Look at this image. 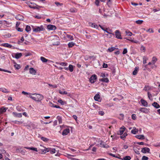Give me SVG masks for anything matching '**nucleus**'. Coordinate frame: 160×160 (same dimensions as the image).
Segmentation results:
<instances>
[{
	"mask_svg": "<svg viewBox=\"0 0 160 160\" xmlns=\"http://www.w3.org/2000/svg\"><path fill=\"white\" fill-rule=\"evenodd\" d=\"M29 97L34 100L37 102H40L43 98V97L42 95L36 93H29Z\"/></svg>",
	"mask_w": 160,
	"mask_h": 160,
	"instance_id": "obj_1",
	"label": "nucleus"
},
{
	"mask_svg": "<svg viewBox=\"0 0 160 160\" xmlns=\"http://www.w3.org/2000/svg\"><path fill=\"white\" fill-rule=\"evenodd\" d=\"M27 4L28 5V6L31 8L34 9H39L41 8L42 7V6H39L37 5L35 3L31 2H28L27 3Z\"/></svg>",
	"mask_w": 160,
	"mask_h": 160,
	"instance_id": "obj_2",
	"label": "nucleus"
},
{
	"mask_svg": "<svg viewBox=\"0 0 160 160\" xmlns=\"http://www.w3.org/2000/svg\"><path fill=\"white\" fill-rule=\"evenodd\" d=\"M33 31L35 32H37L41 31H44L45 29L44 28L43 25H41L40 27H36V28L34 27L32 28Z\"/></svg>",
	"mask_w": 160,
	"mask_h": 160,
	"instance_id": "obj_3",
	"label": "nucleus"
},
{
	"mask_svg": "<svg viewBox=\"0 0 160 160\" xmlns=\"http://www.w3.org/2000/svg\"><path fill=\"white\" fill-rule=\"evenodd\" d=\"M104 11V14L103 16L105 18H106L108 16H113V15H114L115 16H116L115 14L116 13L115 12V11H108L107 12V11Z\"/></svg>",
	"mask_w": 160,
	"mask_h": 160,
	"instance_id": "obj_4",
	"label": "nucleus"
},
{
	"mask_svg": "<svg viewBox=\"0 0 160 160\" xmlns=\"http://www.w3.org/2000/svg\"><path fill=\"white\" fill-rule=\"evenodd\" d=\"M97 79V76L95 74H93L91 76L89 80L90 82L91 83H93L96 81V80Z\"/></svg>",
	"mask_w": 160,
	"mask_h": 160,
	"instance_id": "obj_5",
	"label": "nucleus"
},
{
	"mask_svg": "<svg viewBox=\"0 0 160 160\" xmlns=\"http://www.w3.org/2000/svg\"><path fill=\"white\" fill-rule=\"evenodd\" d=\"M115 35L116 38L118 39H122V38L121 36V33L118 30H116L115 31Z\"/></svg>",
	"mask_w": 160,
	"mask_h": 160,
	"instance_id": "obj_6",
	"label": "nucleus"
},
{
	"mask_svg": "<svg viewBox=\"0 0 160 160\" xmlns=\"http://www.w3.org/2000/svg\"><path fill=\"white\" fill-rule=\"evenodd\" d=\"M99 26L100 27V28L104 31L106 32L107 33L110 34H112L113 35H114V33H112V30L110 29H109V31H108V29L106 28V29H105L103 28L102 26L100 25H99Z\"/></svg>",
	"mask_w": 160,
	"mask_h": 160,
	"instance_id": "obj_7",
	"label": "nucleus"
},
{
	"mask_svg": "<svg viewBox=\"0 0 160 160\" xmlns=\"http://www.w3.org/2000/svg\"><path fill=\"white\" fill-rule=\"evenodd\" d=\"M47 29L49 30H55L56 29V27L54 25L49 24L47 26Z\"/></svg>",
	"mask_w": 160,
	"mask_h": 160,
	"instance_id": "obj_8",
	"label": "nucleus"
},
{
	"mask_svg": "<svg viewBox=\"0 0 160 160\" xmlns=\"http://www.w3.org/2000/svg\"><path fill=\"white\" fill-rule=\"evenodd\" d=\"M150 149L148 148L144 147L142 148L141 152L143 153H146L147 152L150 153Z\"/></svg>",
	"mask_w": 160,
	"mask_h": 160,
	"instance_id": "obj_9",
	"label": "nucleus"
},
{
	"mask_svg": "<svg viewBox=\"0 0 160 160\" xmlns=\"http://www.w3.org/2000/svg\"><path fill=\"white\" fill-rule=\"evenodd\" d=\"M22 53H16L15 54V56H14L12 54V56L13 58H14L17 59H18L20 58L22 56Z\"/></svg>",
	"mask_w": 160,
	"mask_h": 160,
	"instance_id": "obj_10",
	"label": "nucleus"
},
{
	"mask_svg": "<svg viewBox=\"0 0 160 160\" xmlns=\"http://www.w3.org/2000/svg\"><path fill=\"white\" fill-rule=\"evenodd\" d=\"M51 148H46L45 149H44V150L42 149L41 152H40L39 153H41V154L43 153L44 152V153H46V152H50L51 153Z\"/></svg>",
	"mask_w": 160,
	"mask_h": 160,
	"instance_id": "obj_11",
	"label": "nucleus"
},
{
	"mask_svg": "<svg viewBox=\"0 0 160 160\" xmlns=\"http://www.w3.org/2000/svg\"><path fill=\"white\" fill-rule=\"evenodd\" d=\"M139 111L142 112L146 113L149 112V109H147L145 108H141L139 109Z\"/></svg>",
	"mask_w": 160,
	"mask_h": 160,
	"instance_id": "obj_12",
	"label": "nucleus"
},
{
	"mask_svg": "<svg viewBox=\"0 0 160 160\" xmlns=\"http://www.w3.org/2000/svg\"><path fill=\"white\" fill-rule=\"evenodd\" d=\"M140 102L142 106L145 107H147L148 106V104L147 102L143 99H141L140 100Z\"/></svg>",
	"mask_w": 160,
	"mask_h": 160,
	"instance_id": "obj_13",
	"label": "nucleus"
},
{
	"mask_svg": "<svg viewBox=\"0 0 160 160\" xmlns=\"http://www.w3.org/2000/svg\"><path fill=\"white\" fill-rule=\"evenodd\" d=\"M12 114L15 117L21 118L22 117V114L21 113H18L15 112H13Z\"/></svg>",
	"mask_w": 160,
	"mask_h": 160,
	"instance_id": "obj_14",
	"label": "nucleus"
},
{
	"mask_svg": "<svg viewBox=\"0 0 160 160\" xmlns=\"http://www.w3.org/2000/svg\"><path fill=\"white\" fill-rule=\"evenodd\" d=\"M70 132V130L68 128H66L63 130L62 135L63 136L67 135Z\"/></svg>",
	"mask_w": 160,
	"mask_h": 160,
	"instance_id": "obj_15",
	"label": "nucleus"
},
{
	"mask_svg": "<svg viewBox=\"0 0 160 160\" xmlns=\"http://www.w3.org/2000/svg\"><path fill=\"white\" fill-rule=\"evenodd\" d=\"M126 129V128L123 126L122 127L120 128V129L119 130V134L120 135H122L123 134V133L125 131V129Z\"/></svg>",
	"mask_w": 160,
	"mask_h": 160,
	"instance_id": "obj_16",
	"label": "nucleus"
},
{
	"mask_svg": "<svg viewBox=\"0 0 160 160\" xmlns=\"http://www.w3.org/2000/svg\"><path fill=\"white\" fill-rule=\"evenodd\" d=\"M15 18L18 20L22 21L23 20L24 18L22 15L19 14Z\"/></svg>",
	"mask_w": 160,
	"mask_h": 160,
	"instance_id": "obj_17",
	"label": "nucleus"
},
{
	"mask_svg": "<svg viewBox=\"0 0 160 160\" xmlns=\"http://www.w3.org/2000/svg\"><path fill=\"white\" fill-rule=\"evenodd\" d=\"M8 109V108H4L3 107H2L0 108V114L5 112Z\"/></svg>",
	"mask_w": 160,
	"mask_h": 160,
	"instance_id": "obj_18",
	"label": "nucleus"
},
{
	"mask_svg": "<svg viewBox=\"0 0 160 160\" xmlns=\"http://www.w3.org/2000/svg\"><path fill=\"white\" fill-rule=\"evenodd\" d=\"M135 137L139 139H145V137L143 135H137L135 136Z\"/></svg>",
	"mask_w": 160,
	"mask_h": 160,
	"instance_id": "obj_19",
	"label": "nucleus"
},
{
	"mask_svg": "<svg viewBox=\"0 0 160 160\" xmlns=\"http://www.w3.org/2000/svg\"><path fill=\"white\" fill-rule=\"evenodd\" d=\"M29 72L31 74L35 75L36 72L33 68H31L29 69Z\"/></svg>",
	"mask_w": 160,
	"mask_h": 160,
	"instance_id": "obj_20",
	"label": "nucleus"
},
{
	"mask_svg": "<svg viewBox=\"0 0 160 160\" xmlns=\"http://www.w3.org/2000/svg\"><path fill=\"white\" fill-rule=\"evenodd\" d=\"M152 105L156 108H160L159 105L156 102H154L153 103Z\"/></svg>",
	"mask_w": 160,
	"mask_h": 160,
	"instance_id": "obj_21",
	"label": "nucleus"
},
{
	"mask_svg": "<svg viewBox=\"0 0 160 160\" xmlns=\"http://www.w3.org/2000/svg\"><path fill=\"white\" fill-rule=\"evenodd\" d=\"M1 45L6 47L9 48H11L12 46L10 44L8 43H2L1 44Z\"/></svg>",
	"mask_w": 160,
	"mask_h": 160,
	"instance_id": "obj_22",
	"label": "nucleus"
},
{
	"mask_svg": "<svg viewBox=\"0 0 160 160\" xmlns=\"http://www.w3.org/2000/svg\"><path fill=\"white\" fill-rule=\"evenodd\" d=\"M25 148L30 150L35 151L36 152H38L37 148H34L33 147H25Z\"/></svg>",
	"mask_w": 160,
	"mask_h": 160,
	"instance_id": "obj_23",
	"label": "nucleus"
},
{
	"mask_svg": "<svg viewBox=\"0 0 160 160\" xmlns=\"http://www.w3.org/2000/svg\"><path fill=\"white\" fill-rule=\"evenodd\" d=\"M139 69L138 67H136L134 69V70L132 72V74L134 75H136L138 72V71Z\"/></svg>",
	"mask_w": 160,
	"mask_h": 160,
	"instance_id": "obj_24",
	"label": "nucleus"
},
{
	"mask_svg": "<svg viewBox=\"0 0 160 160\" xmlns=\"http://www.w3.org/2000/svg\"><path fill=\"white\" fill-rule=\"evenodd\" d=\"M99 81L105 82H109V80L107 78L100 79H99Z\"/></svg>",
	"mask_w": 160,
	"mask_h": 160,
	"instance_id": "obj_25",
	"label": "nucleus"
},
{
	"mask_svg": "<svg viewBox=\"0 0 160 160\" xmlns=\"http://www.w3.org/2000/svg\"><path fill=\"white\" fill-rule=\"evenodd\" d=\"M100 98V96L98 94H96L94 97V99L96 101H98Z\"/></svg>",
	"mask_w": 160,
	"mask_h": 160,
	"instance_id": "obj_26",
	"label": "nucleus"
},
{
	"mask_svg": "<svg viewBox=\"0 0 160 160\" xmlns=\"http://www.w3.org/2000/svg\"><path fill=\"white\" fill-rule=\"evenodd\" d=\"M14 63L15 64L14 67L16 69L18 70L21 67L19 64H17L15 62H14Z\"/></svg>",
	"mask_w": 160,
	"mask_h": 160,
	"instance_id": "obj_27",
	"label": "nucleus"
},
{
	"mask_svg": "<svg viewBox=\"0 0 160 160\" xmlns=\"http://www.w3.org/2000/svg\"><path fill=\"white\" fill-rule=\"evenodd\" d=\"M75 44V43H74L72 42H71L68 43V47L69 48H71L73 46H74Z\"/></svg>",
	"mask_w": 160,
	"mask_h": 160,
	"instance_id": "obj_28",
	"label": "nucleus"
},
{
	"mask_svg": "<svg viewBox=\"0 0 160 160\" xmlns=\"http://www.w3.org/2000/svg\"><path fill=\"white\" fill-rule=\"evenodd\" d=\"M57 119L58 120L59 124H61L62 123V118L61 117H60L59 116H58L57 117Z\"/></svg>",
	"mask_w": 160,
	"mask_h": 160,
	"instance_id": "obj_29",
	"label": "nucleus"
},
{
	"mask_svg": "<svg viewBox=\"0 0 160 160\" xmlns=\"http://www.w3.org/2000/svg\"><path fill=\"white\" fill-rule=\"evenodd\" d=\"M128 135V134L127 132H125L122 135V136H120V138L124 140L125 139V138Z\"/></svg>",
	"mask_w": 160,
	"mask_h": 160,
	"instance_id": "obj_30",
	"label": "nucleus"
},
{
	"mask_svg": "<svg viewBox=\"0 0 160 160\" xmlns=\"http://www.w3.org/2000/svg\"><path fill=\"white\" fill-rule=\"evenodd\" d=\"M40 59L41 60L44 62H47L48 61V60L45 58L44 57H41L40 58Z\"/></svg>",
	"mask_w": 160,
	"mask_h": 160,
	"instance_id": "obj_31",
	"label": "nucleus"
},
{
	"mask_svg": "<svg viewBox=\"0 0 160 160\" xmlns=\"http://www.w3.org/2000/svg\"><path fill=\"white\" fill-rule=\"evenodd\" d=\"M31 28L30 27L29 25H27L25 28V31L28 32L31 31Z\"/></svg>",
	"mask_w": 160,
	"mask_h": 160,
	"instance_id": "obj_32",
	"label": "nucleus"
},
{
	"mask_svg": "<svg viewBox=\"0 0 160 160\" xmlns=\"http://www.w3.org/2000/svg\"><path fill=\"white\" fill-rule=\"evenodd\" d=\"M157 58L155 57H153L152 60V62L153 64H154L157 61Z\"/></svg>",
	"mask_w": 160,
	"mask_h": 160,
	"instance_id": "obj_33",
	"label": "nucleus"
},
{
	"mask_svg": "<svg viewBox=\"0 0 160 160\" xmlns=\"http://www.w3.org/2000/svg\"><path fill=\"white\" fill-rule=\"evenodd\" d=\"M68 69L70 72H72L73 70V65H69L68 67Z\"/></svg>",
	"mask_w": 160,
	"mask_h": 160,
	"instance_id": "obj_34",
	"label": "nucleus"
},
{
	"mask_svg": "<svg viewBox=\"0 0 160 160\" xmlns=\"http://www.w3.org/2000/svg\"><path fill=\"white\" fill-rule=\"evenodd\" d=\"M131 158L129 156H126L122 158V160H130Z\"/></svg>",
	"mask_w": 160,
	"mask_h": 160,
	"instance_id": "obj_35",
	"label": "nucleus"
},
{
	"mask_svg": "<svg viewBox=\"0 0 160 160\" xmlns=\"http://www.w3.org/2000/svg\"><path fill=\"white\" fill-rule=\"evenodd\" d=\"M116 49V48H115L114 47H112L111 48H108V50L109 52H111L113 51ZM118 49V48H117V49Z\"/></svg>",
	"mask_w": 160,
	"mask_h": 160,
	"instance_id": "obj_36",
	"label": "nucleus"
},
{
	"mask_svg": "<svg viewBox=\"0 0 160 160\" xmlns=\"http://www.w3.org/2000/svg\"><path fill=\"white\" fill-rule=\"evenodd\" d=\"M91 26L92 27L95 28L97 29H98V25L96 24L95 23H91Z\"/></svg>",
	"mask_w": 160,
	"mask_h": 160,
	"instance_id": "obj_37",
	"label": "nucleus"
},
{
	"mask_svg": "<svg viewBox=\"0 0 160 160\" xmlns=\"http://www.w3.org/2000/svg\"><path fill=\"white\" fill-rule=\"evenodd\" d=\"M143 22V21L142 20H138L136 21V23L138 24H141Z\"/></svg>",
	"mask_w": 160,
	"mask_h": 160,
	"instance_id": "obj_38",
	"label": "nucleus"
},
{
	"mask_svg": "<svg viewBox=\"0 0 160 160\" xmlns=\"http://www.w3.org/2000/svg\"><path fill=\"white\" fill-rule=\"evenodd\" d=\"M56 63L57 64H59V65H61V66H66L67 64V63H65V62H57Z\"/></svg>",
	"mask_w": 160,
	"mask_h": 160,
	"instance_id": "obj_39",
	"label": "nucleus"
},
{
	"mask_svg": "<svg viewBox=\"0 0 160 160\" xmlns=\"http://www.w3.org/2000/svg\"><path fill=\"white\" fill-rule=\"evenodd\" d=\"M41 139L43 141L46 142H48L49 140V139L43 137H42Z\"/></svg>",
	"mask_w": 160,
	"mask_h": 160,
	"instance_id": "obj_40",
	"label": "nucleus"
},
{
	"mask_svg": "<svg viewBox=\"0 0 160 160\" xmlns=\"http://www.w3.org/2000/svg\"><path fill=\"white\" fill-rule=\"evenodd\" d=\"M1 91L2 92L5 93H7L9 92L7 90V89L5 88H2Z\"/></svg>",
	"mask_w": 160,
	"mask_h": 160,
	"instance_id": "obj_41",
	"label": "nucleus"
},
{
	"mask_svg": "<svg viewBox=\"0 0 160 160\" xmlns=\"http://www.w3.org/2000/svg\"><path fill=\"white\" fill-rule=\"evenodd\" d=\"M58 102L61 104L62 105H64L65 103V102L63 101L61 99H59L58 100Z\"/></svg>",
	"mask_w": 160,
	"mask_h": 160,
	"instance_id": "obj_42",
	"label": "nucleus"
},
{
	"mask_svg": "<svg viewBox=\"0 0 160 160\" xmlns=\"http://www.w3.org/2000/svg\"><path fill=\"white\" fill-rule=\"evenodd\" d=\"M35 18H36L38 19H40L42 18V17L41 15H36L35 16H33Z\"/></svg>",
	"mask_w": 160,
	"mask_h": 160,
	"instance_id": "obj_43",
	"label": "nucleus"
},
{
	"mask_svg": "<svg viewBox=\"0 0 160 160\" xmlns=\"http://www.w3.org/2000/svg\"><path fill=\"white\" fill-rule=\"evenodd\" d=\"M148 59H146V58L145 56H144L143 58V64H145L146 63V61Z\"/></svg>",
	"mask_w": 160,
	"mask_h": 160,
	"instance_id": "obj_44",
	"label": "nucleus"
},
{
	"mask_svg": "<svg viewBox=\"0 0 160 160\" xmlns=\"http://www.w3.org/2000/svg\"><path fill=\"white\" fill-rule=\"evenodd\" d=\"M59 93L62 94H68V92H67L66 91H64L63 92L61 91V90L59 91Z\"/></svg>",
	"mask_w": 160,
	"mask_h": 160,
	"instance_id": "obj_45",
	"label": "nucleus"
},
{
	"mask_svg": "<svg viewBox=\"0 0 160 160\" xmlns=\"http://www.w3.org/2000/svg\"><path fill=\"white\" fill-rule=\"evenodd\" d=\"M131 132L132 133L135 134L138 132V130H136L135 129H133L131 130Z\"/></svg>",
	"mask_w": 160,
	"mask_h": 160,
	"instance_id": "obj_46",
	"label": "nucleus"
},
{
	"mask_svg": "<svg viewBox=\"0 0 160 160\" xmlns=\"http://www.w3.org/2000/svg\"><path fill=\"white\" fill-rule=\"evenodd\" d=\"M16 30L18 32H22L23 31V29L22 28L19 27L16 28Z\"/></svg>",
	"mask_w": 160,
	"mask_h": 160,
	"instance_id": "obj_47",
	"label": "nucleus"
},
{
	"mask_svg": "<svg viewBox=\"0 0 160 160\" xmlns=\"http://www.w3.org/2000/svg\"><path fill=\"white\" fill-rule=\"evenodd\" d=\"M120 117H119V119L120 120H123L124 118V115L123 114L121 113L120 114Z\"/></svg>",
	"mask_w": 160,
	"mask_h": 160,
	"instance_id": "obj_48",
	"label": "nucleus"
},
{
	"mask_svg": "<svg viewBox=\"0 0 160 160\" xmlns=\"http://www.w3.org/2000/svg\"><path fill=\"white\" fill-rule=\"evenodd\" d=\"M67 37L68 38L70 39L71 40H73V36L67 34Z\"/></svg>",
	"mask_w": 160,
	"mask_h": 160,
	"instance_id": "obj_49",
	"label": "nucleus"
},
{
	"mask_svg": "<svg viewBox=\"0 0 160 160\" xmlns=\"http://www.w3.org/2000/svg\"><path fill=\"white\" fill-rule=\"evenodd\" d=\"M98 114L101 116H103L104 114V112L103 111H98Z\"/></svg>",
	"mask_w": 160,
	"mask_h": 160,
	"instance_id": "obj_50",
	"label": "nucleus"
},
{
	"mask_svg": "<svg viewBox=\"0 0 160 160\" xmlns=\"http://www.w3.org/2000/svg\"><path fill=\"white\" fill-rule=\"evenodd\" d=\"M56 150L55 148H51V154H53L56 153Z\"/></svg>",
	"mask_w": 160,
	"mask_h": 160,
	"instance_id": "obj_51",
	"label": "nucleus"
},
{
	"mask_svg": "<svg viewBox=\"0 0 160 160\" xmlns=\"http://www.w3.org/2000/svg\"><path fill=\"white\" fill-rule=\"evenodd\" d=\"M48 85L50 87H52L53 88H56L57 87V85H56V84L52 85L51 84H49Z\"/></svg>",
	"mask_w": 160,
	"mask_h": 160,
	"instance_id": "obj_52",
	"label": "nucleus"
},
{
	"mask_svg": "<svg viewBox=\"0 0 160 160\" xmlns=\"http://www.w3.org/2000/svg\"><path fill=\"white\" fill-rule=\"evenodd\" d=\"M88 58L90 59H92L93 60H94L95 59L96 57L94 56H89L88 57Z\"/></svg>",
	"mask_w": 160,
	"mask_h": 160,
	"instance_id": "obj_53",
	"label": "nucleus"
},
{
	"mask_svg": "<svg viewBox=\"0 0 160 160\" xmlns=\"http://www.w3.org/2000/svg\"><path fill=\"white\" fill-rule=\"evenodd\" d=\"M132 118L133 120H136V115L134 114H132Z\"/></svg>",
	"mask_w": 160,
	"mask_h": 160,
	"instance_id": "obj_54",
	"label": "nucleus"
},
{
	"mask_svg": "<svg viewBox=\"0 0 160 160\" xmlns=\"http://www.w3.org/2000/svg\"><path fill=\"white\" fill-rule=\"evenodd\" d=\"M141 50H142L143 51V52H145L146 51V48L145 47L143 46V45L141 46Z\"/></svg>",
	"mask_w": 160,
	"mask_h": 160,
	"instance_id": "obj_55",
	"label": "nucleus"
},
{
	"mask_svg": "<svg viewBox=\"0 0 160 160\" xmlns=\"http://www.w3.org/2000/svg\"><path fill=\"white\" fill-rule=\"evenodd\" d=\"M148 158L146 156H143L142 158V160H148Z\"/></svg>",
	"mask_w": 160,
	"mask_h": 160,
	"instance_id": "obj_56",
	"label": "nucleus"
},
{
	"mask_svg": "<svg viewBox=\"0 0 160 160\" xmlns=\"http://www.w3.org/2000/svg\"><path fill=\"white\" fill-rule=\"evenodd\" d=\"M128 52L127 49L126 48H125L123 50L122 52L123 54H125L127 53Z\"/></svg>",
	"mask_w": 160,
	"mask_h": 160,
	"instance_id": "obj_57",
	"label": "nucleus"
},
{
	"mask_svg": "<svg viewBox=\"0 0 160 160\" xmlns=\"http://www.w3.org/2000/svg\"><path fill=\"white\" fill-rule=\"evenodd\" d=\"M95 3L97 6H98L99 3V0H95Z\"/></svg>",
	"mask_w": 160,
	"mask_h": 160,
	"instance_id": "obj_58",
	"label": "nucleus"
},
{
	"mask_svg": "<svg viewBox=\"0 0 160 160\" xmlns=\"http://www.w3.org/2000/svg\"><path fill=\"white\" fill-rule=\"evenodd\" d=\"M126 33L128 34V36H131L132 34V33L130 32H128L127 31H126Z\"/></svg>",
	"mask_w": 160,
	"mask_h": 160,
	"instance_id": "obj_59",
	"label": "nucleus"
},
{
	"mask_svg": "<svg viewBox=\"0 0 160 160\" xmlns=\"http://www.w3.org/2000/svg\"><path fill=\"white\" fill-rule=\"evenodd\" d=\"M55 4L57 6H61L62 5V3H60L58 2H55Z\"/></svg>",
	"mask_w": 160,
	"mask_h": 160,
	"instance_id": "obj_60",
	"label": "nucleus"
},
{
	"mask_svg": "<svg viewBox=\"0 0 160 160\" xmlns=\"http://www.w3.org/2000/svg\"><path fill=\"white\" fill-rule=\"evenodd\" d=\"M101 142L100 143V145H101L100 147H103V146L104 145V142L102 141H101Z\"/></svg>",
	"mask_w": 160,
	"mask_h": 160,
	"instance_id": "obj_61",
	"label": "nucleus"
},
{
	"mask_svg": "<svg viewBox=\"0 0 160 160\" xmlns=\"http://www.w3.org/2000/svg\"><path fill=\"white\" fill-rule=\"evenodd\" d=\"M148 98L150 99H151V98L152 97V95L150 93V92H148Z\"/></svg>",
	"mask_w": 160,
	"mask_h": 160,
	"instance_id": "obj_62",
	"label": "nucleus"
},
{
	"mask_svg": "<svg viewBox=\"0 0 160 160\" xmlns=\"http://www.w3.org/2000/svg\"><path fill=\"white\" fill-rule=\"evenodd\" d=\"M108 154L110 156H112L113 157L117 158V156H116L115 155L112 154V153H108Z\"/></svg>",
	"mask_w": 160,
	"mask_h": 160,
	"instance_id": "obj_63",
	"label": "nucleus"
},
{
	"mask_svg": "<svg viewBox=\"0 0 160 160\" xmlns=\"http://www.w3.org/2000/svg\"><path fill=\"white\" fill-rule=\"evenodd\" d=\"M102 67H103V68H108V64H106V63H104L103 64V65H102Z\"/></svg>",
	"mask_w": 160,
	"mask_h": 160,
	"instance_id": "obj_64",
	"label": "nucleus"
}]
</instances>
